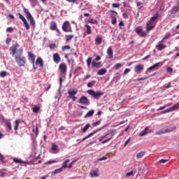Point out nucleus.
I'll list each match as a JSON object with an SVG mask.
<instances>
[{
  "mask_svg": "<svg viewBox=\"0 0 179 179\" xmlns=\"http://www.w3.org/2000/svg\"><path fill=\"white\" fill-rule=\"evenodd\" d=\"M28 60L31 61V64L33 67H35V60H36V55L31 52H28Z\"/></svg>",
  "mask_w": 179,
  "mask_h": 179,
  "instance_id": "obj_13",
  "label": "nucleus"
},
{
  "mask_svg": "<svg viewBox=\"0 0 179 179\" xmlns=\"http://www.w3.org/2000/svg\"><path fill=\"white\" fill-rule=\"evenodd\" d=\"M31 7H35L38 5V0H29Z\"/></svg>",
  "mask_w": 179,
  "mask_h": 179,
  "instance_id": "obj_42",
  "label": "nucleus"
},
{
  "mask_svg": "<svg viewBox=\"0 0 179 179\" xmlns=\"http://www.w3.org/2000/svg\"><path fill=\"white\" fill-rule=\"evenodd\" d=\"M103 41V37L101 36H97L96 38H95V44L96 45H99L102 43Z\"/></svg>",
  "mask_w": 179,
  "mask_h": 179,
  "instance_id": "obj_21",
  "label": "nucleus"
},
{
  "mask_svg": "<svg viewBox=\"0 0 179 179\" xmlns=\"http://www.w3.org/2000/svg\"><path fill=\"white\" fill-rule=\"evenodd\" d=\"M59 69L62 74L66 75L67 71V66L65 63H62L59 66Z\"/></svg>",
  "mask_w": 179,
  "mask_h": 179,
  "instance_id": "obj_14",
  "label": "nucleus"
},
{
  "mask_svg": "<svg viewBox=\"0 0 179 179\" xmlns=\"http://www.w3.org/2000/svg\"><path fill=\"white\" fill-rule=\"evenodd\" d=\"M57 29V24L56 22H51L50 25V29L51 31H55Z\"/></svg>",
  "mask_w": 179,
  "mask_h": 179,
  "instance_id": "obj_23",
  "label": "nucleus"
},
{
  "mask_svg": "<svg viewBox=\"0 0 179 179\" xmlns=\"http://www.w3.org/2000/svg\"><path fill=\"white\" fill-rule=\"evenodd\" d=\"M36 66H40V67L41 69H43V60L41 57H38L36 59V63H35Z\"/></svg>",
  "mask_w": 179,
  "mask_h": 179,
  "instance_id": "obj_18",
  "label": "nucleus"
},
{
  "mask_svg": "<svg viewBox=\"0 0 179 179\" xmlns=\"http://www.w3.org/2000/svg\"><path fill=\"white\" fill-rule=\"evenodd\" d=\"M57 162H58L57 160H49V161L45 162V164L46 165H50V164H55V163H57Z\"/></svg>",
  "mask_w": 179,
  "mask_h": 179,
  "instance_id": "obj_47",
  "label": "nucleus"
},
{
  "mask_svg": "<svg viewBox=\"0 0 179 179\" xmlns=\"http://www.w3.org/2000/svg\"><path fill=\"white\" fill-rule=\"evenodd\" d=\"M110 17H111V20H112L111 24L113 25L116 24L117 22L116 16H115L114 15H110Z\"/></svg>",
  "mask_w": 179,
  "mask_h": 179,
  "instance_id": "obj_33",
  "label": "nucleus"
},
{
  "mask_svg": "<svg viewBox=\"0 0 179 179\" xmlns=\"http://www.w3.org/2000/svg\"><path fill=\"white\" fill-rule=\"evenodd\" d=\"M112 139H113V136H111V137H110V138H107V139L101 142V143H102V144H106V143L110 142Z\"/></svg>",
  "mask_w": 179,
  "mask_h": 179,
  "instance_id": "obj_52",
  "label": "nucleus"
},
{
  "mask_svg": "<svg viewBox=\"0 0 179 179\" xmlns=\"http://www.w3.org/2000/svg\"><path fill=\"white\" fill-rule=\"evenodd\" d=\"M134 176V171H131V172H127V177H131Z\"/></svg>",
  "mask_w": 179,
  "mask_h": 179,
  "instance_id": "obj_63",
  "label": "nucleus"
},
{
  "mask_svg": "<svg viewBox=\"0 0 179 179\" xmlns=\"http://www.w3.org/2000/svg\"><path fill=\"white\" fill-rule=\"evenodd\" d=\"M91 78V75L90 74H87L83 78V81L85 82L87 80L90 79Z\"/></svg>",
  "mask_w": 179,
  "mask_h": 179,
  "instance_id": "obj_57",
  "label": "nucleus"
},
{
  "mask_svg": "<svg viewBox=\"0 0 179 179\" xmlns=\"http://www.w3.org/2000/svg\"><path fill=\"white\" fill-rule=\"evenodd\" d=\"M65 37H66V42H69L74 38V35L73 34L66 35Z\"/></svg>",
  "mask_w": 179,
  "mask_h": 179,
  "instance_id": "obj_35",
  "label": "nucleus"
},
{
  "mask_svg": "<svg viewBox=\"0 0 179 179\" xmlns=\"http://www.w3.org/2000/svg\"><path fill=\"white\" fill-rule=\"evenodd\" d=\"M170 38H171V34L167 33V34L165 35V36L162 38V41H164L165 42L166 40L170 39Z\"/></svg>",
  "mask_w": 179,
  "mask_h": 179,
  "instance_id": "obj_43",
  "label": "nucleus"
},
{
  "mask_svg": "<svg viewBox=\"0 0 179 179\" xmlns=\"http://www.w3.org/2000/svg\"><path fill=\"white\" fill-rule=\"evenodd\" d=\"M99 169H96V171H92V172H90V175L91 178H96V177H99Z\"/></svg>",
  "mask_w": 179,
  "mask_h": 179,
  "instance_id": "obj_20",
  "label": "nucleus"
},
{
  "mask_svg": "<svg viewBox=\"0 0 179 179\" xmlns=\"http://www.w3.org/2000/svg\"><path fill=\"white\" fill-rule=\"evenodd\" d=\"M107 55L109 59L113 58L114 51L112 46H109L107 49Z\"/></svg>",
  "mask_w": 179,
  "mask_h": 179,
  "instance_id": "obj_17",
  "label": "nucleus"
},
{
  "mask_svg": "<svg viewBox=\"0 0 179 179\" xmlns=\"http://www.w3.org/2000/svg\"><path fill=\"white\" fill-rule=\"evenodd\" d=\"M170 112H171V109L170 108H169L166 109L165 110H163V111L162 112V114H166V113H170Z\"/></svg>",
  "mask_w": 179,
  "mask_h": 179,
  "instance_id": "obj_58",
  "label": "nucleus"
},
{
  "mask_svg": "<svg viewBox=\"0 0 179 179\" xmlns=\"http://www.w3.org/2000/svg\"><path fill=\"white\" fill-rule=\"evenodd\" d=\"M134 31L141 38L146 36V31H143V29L141 26L136 27Z\"/></svg>",
  "mask_w": 179,
  "mask_h": 179,
  "instance_id": "obj_9",
  "label": "nucleus"
},
{
  "mask_svg": "<svg viewBox=\"0 0 179 179\" xmlns=\"http://www.w3.org/2000/svg\"><path fill=\"white\" fill-rule=\"evenodd\" d=\"M159 19V13H155V14L150 17V20L147 22L145 25L146 33L149 34L155 28V22H157Z\"/></svg>",
  "mask_w": 179,
  "mask_h": 179,
  "instance_id": "obj_1",
  "label": "nucleus"
},
{
  "mask_svg": "<svg viewBox=\"0 0 179 179\" xmlns=\"http://www.w3.org/2000/svg\"><path fill=\"white\" fill-rule=\"evenodd\" d=\"M78 103L84 106H90V100L86 96H81L78 100Z\"/></svg>",
  "mask_w": 179,
  "mask_h": 179,
  "instance_id": "obj_8",
  "label": "nucleus"
},
{
  "mask_svg": "<svg viewBox=\"0 0 179 179\" xmlns=\"http://www.w3.org/2000/svg\"><path fill=\"white\" fill-rule=\"evenodd\" d=\"M57 148H58V145L57 144H55V143L52 144V147H51L52 150L57 151Z\"/></svg>",
  "mask_w": 179,
  "mask_h": 179,
  "instance_id": "obj_51",
  "label": "nucleus"
},
{
  "mask_svg": "<svg viewBox=\"0 0 179 179\" xmlns=\"http://www.w3.org/2000/svg\"><path fill=\"white\" fill-rule=\"evenodd\" d=\"M99 131V130H95L93 132L89 134L88 135H87L86 136H85L83 139L82 141H85L87 139L92 137L93 136H94L97 132Z\"/></svg>",
  "mask_w": 179,
  "mask_h": 179,
  "instance_id": "obj_19",
  "label": "nucleus"
},
{
  "mask_svg": "<svg viewBox=\"0 0 179 179\" xmlns=\"http://www.w3.org/2000/svg\"><path fill=\"white\" fill-rule=\"evenodd\" d=\"M122 67H123V64H121V63H117V64H115V65L113 66V69H114L115 71H117V70H119L120 69H121Z\"/></svg>",
  "mask_w": 179,
  "mask_h": 179,
  "instance_id": "obj_37",
  "label": "nucleus"
},
{
  "mask_svg": "<svg viewBox=\"0 0 179 179\" xmlns=\"http://www.w3.org/2000/svg\"><path fill=\"white\" fill-rule=\"evenodd\" d=\"M85 27L86 28V33L87 35H91L92 34V27L89 24H85Z\"/></svg>",
  "mask_w": 179,
  "mask_h": 179,
  "instance_id": "obj_26",
  "label": "nucleus"
},
{
  "mask_svg": "<svg viewBox=\"0 0 179 179\" xmlns=\"http://www.w3.org/2000/svg\"><path fill=\"white\" fill-rule=\"evenodd\" d=\"M90 127H91V124L88 123L83 128L81 129V131L83 133H86Z\"/></svg>",
  "mask_w": 179,
  "mask_h": 179,
  "instance_id": "obj_30",
  "label": "nucleus"
},
{
  "mask_svg": "<svg viewBox=\"0 0 179 179\" xmlns=\"http://www.w3.org/2000/svg\"><path fill=\"white\" fill-rule=\"evenodd\" d=\"M176 125H170L166 129H162L157 132H155V135H161V134H168V133H171L174 131H176Z\"/></svg>",
  "mask_w": 179,
  "mask_h": 179,
  "instance_id": "obj_4",
  "label": "nucleus"
},
{
  "mask_svg": "<svg viewBox=\"0 0 179 179\" xmlns=\"http://www.w3.org/2000/svg\"><path fill=\"white\" fill-rule=\"evenodd\" d=\"M171 109V111H176L179 109V102L177 103H175L173 106L169 108Z\"/></svg>",
  "mask_w": 179,
  "mask_h": 179,
  "instance_id": "obj_29",
  "label": "nucleus"
},
{
  "mask_svg": "<svg viewBox=\"0 0 179 179\" xmlns=\"http://www.w3.org/2000/svg\"><path fill=\"white\" fill-rule=\"evenodd\" d=\"M17 15H18L19 19L21 20L22 22H23V24L26 28V30H29L30 26H29L27 20H26V18L20 13H19Z\"/></svg>",
  "mask_w": 179,
  "mask_h": 179,
  "instance_id": "obj_10",
  "label": "nucleus"
},
{
  "mask_svg": "<svg viewBox=\"0 0 179 179\" xmlns=\"http://www.w3.org/2000/svg\"><path fill=\"white\" fill-rule=\"evenodd\" d=\"M14 31V29L12 27H9L6 29L7 33H13Z\"/></svg>",
  "mask_w": 179,
  "mask_h": 179,
  "instance_id": "obj_53",
  "label": "nucleus"
},
{
  "mask_svg": "<svg viewBox=\"0 0 179 179\" xmlns=\"http://www.w3.org/2000/svg\"><path fill=\"white\" fill-rule=\"evenodd\" d=\"M92 57H88L87 59V66L88 67H90V66L92 64Z\"/></svg>",
  "mask_w": 179,
  "mask_h": 179,
  "instance_id": "obj_44",
  "label": "nucleus"
},
{
  "mask_svg": "<svg viewBox=\"0 0 179 179\" xmlns=\"http://www.w3.org/2000/svg\"><path fill=\"white\" fill-rule=\"evenodd\" d=\"M70 162V159H66L64 162H63V164H62V169H66V168H68V163Z\"/></svg>",
  "mask_w": 179,
  "mask_h": 179,
  "instance_id": "obj_41",
  "label": "nucleus"
},
{
  "mask_svg": "<svg viewBox=\"0 0 179 179\" xmlns=\"http://www.w3.org/2000/svg\"><path fill=\"white\" fill-rule=\"evenodd\" d=\"M167 162H169V159H161L159 160V162H160V163H162V164H166Z\"/></svg>",
  "mask_w": 179,
  "mask_h": 179,
  "instance_id": "obj_64",
  "label": "nucleus"
},
{
  "mask_svg": "<svg viewBox=\"0 0 179 179\" xmlns=\"http://www.w3.org/2000/svg\"><path fill=\"white\" fill-rule=\"evenodd\" d=\"M7 76V72L6 71H2L0 72V77L5 78Z\"/></svg>",
  "mask_w": 179,
  "mask_h": 179,
  "instance_id": "obj_50",
  "label": "nucleus"
},
{
  "mask_svg": "<svg viewBox=\"0 0 179 179\" xmlns=\"http://www.w3.org/2000/svg\"><path fill=\"white\" fill-rule=\"evenodd\" d=\"M52 59L55 64H59L61 62L62 58L59 53H54L52 55Z\"/></svg>",
  "mask_w": 179,
  "mask_h": 179,
  "instance_id": "obj_16",
  "label": "nucleus"
},
{
  "mask_svg": "<svg viewBox=\"0 0 179 179\" xmlns=\"http://www.w3.org/2000/svg\"><path fill=\"white\" fill-rule=\"evenodd\" d=\"M13 162H15L16 164H28V162H24L22 159H18V158H14L13 159Z\"/></svg>",
  "mask_w": 179,
  "mask_h": 179,
  "instance_id": "obj_24",
  "label": "nucleus"
},
{
  "mask_svg": "<svg viewBox=\"0 0 179 179\" xmlns=\"http://www.w3.org/2000/svg\"><path fill=\"white\" fill-rule=\"evenodd\" d=\"M94 113H95V110L94 109L89 110L85 115V118L92 117Z\"/></svg>",
  "mask_w": 179,
  "mask_h": 179,
  "instance_id": "obj_28",
  "label": "nucleus"
},
{
  "mask_svg": "<svg viewBox=\"0 0 179 179\" xmlns=\"http://www.w3.org/2000/svg\"><path fill=\"white\" fill-rule=\"evenodd\" d=\"M145 69V66L142 64H138L135 66L134 68V72L136 74H140L142 71H143V69Z\"/></svg>",
  "mask_w": 179,
  "mask_h": 179,
  "instance_id": "obj_12",
  "label": "nucleus"
},
{
  "mask_svg": "<svg viewBox=\"0 0 179 179\" xmlns=\"http://www.w3.org/2000/svg\"><path fill=\"white\" fill-rule=\"evenodd\" d=\"M63 171V168H59L58 169H55L54 172H52L53 174H58Z\"/></svg>",
  "mask_w": 179,
  "mask_h": 179,
  "instance_id": "obj_45",
  "label": "nucleus"
},
{
  "mask_svg": "<svg viewBox=\"0 0 179 179\" xmlns=\"http://www.w3.org/2000/svg\"><path fill=\"white\" fill-rule=\"evenodd\" d=\"M165 43V41H164L163 40L159 41L158 42V45H157L155 46L156 49L158 51H162L163 50L166 49L167 48V45H166L165 44H164Z\"/></svg>",
  "mask_w": 179,
  "mask_h": 179,
  "instance_id": "obj_11",
  "label": "nucleus"
},
{
  "mask_svg": "<svg viewBox=\"0 0 179 179\" xmlns=\"http://www.w3.org/2000/svg\"><path fill=\"white\" fill-rule=\"evenodd\" d=\"M78 93V90L77 88L69 89L68 94L69 99H72L73 101H76L78 99V97L76 95Z\"/></svg>",
  "mask_w": 179,
  "mask_h": 179,
  "instance_id": "obj_5",
  "label": "nucleus"
},
{
  "mask_svg": "<svg viewBox=\"0 0 179 179\" xmlns=\"http://www.w3.org/2000/svg\"><path fill=\"white\" fill-rule=\"evenodd\" d=\"M39 110H40V107L38 106H34V107L33 108V112H34V113H38L39 112Z\"/></svg>",
  "mask_w": 179,
  "mask_h": 179,
  "instance_id": "obj_49",
  "label": "nucleus"
},
{
  "mask_svg": "<svg viewBox=\"0 0 179 179\" xmlns=\"http://www.w3.org/2000/svg\"><path fill=\"white\" fill-rule=\"evenodd\" d=\"M163 66V64L162 62H157V63H155L154 65L151 66L150 67H149L148 69V71H152V70H157L159 69V67H162Z\"/></svg>",
  "mask_w": 179,
  "mask_h": 179,
  "instance_id": "obj_15",
  "label": "nucleus"
},
{
  "mask_svg": "<svg viewBox=\"0 0 179 179\" xmlns=\"http://www.w3.org/2000/svg\"><path fill=\"white\" fill-rule=\"evenodd\" d=\"M32 131L34 133L36 132V136H38V124H36V127H35V128H33Z\"/></svg>",
  "mask_w": 179,
  "mask_h": 179,
  "instance_id": "obj_48",
  "label": "nucleus"
},
{
  "mask_svg": "<svg viewBox=\"0 0 179 179\" xmlns=\"http://www.w3.org/2000/svg\"><path fill=\"white\" fill-rule=\"evenodd\" d=\"M6 126L8 127V129L11 131L12 130V124L10 120H6Z\"/></svg>",
  "mask_w": 179,
  "mask_h": 179,
  "instance_id": "obj_40",
  "label": "nucleus"
},
{
  "mask_svg": "<svg viewBox=\"0 0 179 179\" xmlns=\"http://www.w3.org/2000/svg\"><path fill=\"white\" fill-rule=\"evenodd\" d=\"M143 156H145V151H141V152H138L136 155L137 159H141V158L143 157Z\"/></svg>",
  "mask_w": 179,
  "mask_h": 179,
  "instance_id": "obj_38",
  "label": "nucleus"
},
{
  "mask_svg": "<svg viewBox=\"0 0 179 179\" xmlns=\"http://www.w3.org/2000/svg\"><path fill=\"white\" fill-rule=\"evenodd\" d=\"M17 50V47L15 45H12L10 48V51L11 52V55L13 57H14L16 55Z\"/></svg>",
  "mask_w": 179,
  "mask_h": 179,
  "instance_id": "obj_25",
  "label": "nucleus"
},
{
  "mask_svg": "<svg viewBox=\"0 0 179 179\" xmlns=\"http://www.w3.org/2000/svg\"><path fill=\"white\" fill-rule=\"evenodd\" d=\"M23 49L20 48L19 54L15 56V62L17 64L19 67H24L27 64V59L25 57L22 56Z\"/></svg>",
  "mask_w": 179,
  "mask_h": 179,
  "instance_id": "obj_2",
  "label": "nucleus"
},
{
  "mask_svg": "<svg viewBox=\"0 0 179 179\" xmlns=\"http://www.w3.org/2000/svg\"><path fill=\"white\" fill-rule=\"evenodd\" d=\"M96 80H92L87 84V87L92 88L96 85Z\"/></svg>",
  "mask_w": 179,
  "mask_h": 179,
  "instance_id": "obj_36",
  "label": "nucleus"
},
{
  "mask_svg": "<svg viewBox=\"0 0 179 179\" xmlns=\"http://www.w3.org/2000/svg\"><path fill=\"white\" fill-rule=\"evenodd\" d=\"M71 50V46L70 45H64L62 47V50L63 52L66 51V50Z\"/></svg>",
  "mask_w": 179,
  "mask_h": 179,
  "instance_id": "obj_46",
  "label": "nucleus"
},
{
  "mask_svg": "<svg viewBox=\"0 0 179 179\" xmlns=\"http://www.w3.org/2000/svg\"><path fill=\"white\" fill-rule=\"evenodd\" d=\"M131 72V69H126L124 71V76H126L128 74V73H130Z\"/></svg>",
  "mask_w": 179,
  "mask_h": 179,
  "instance_id": "obj_61",
  "label": "nucleus"
},
{
  "mask_svg": "<svg viewBox=\"0 0 179 179\" xmlns=\"http://www.w3.org/2000/svg\"><path fill=\"white\" fill-rule=\"evenodd\" d=\"M112 7L114 8H119L120 7V4L117 3H113L112 4Z\"/></svg>",
  "mask_w": 179,
  "mask_h": 179,
  "instance_id": "obj_56",
  "label": "nucleus"
},
{
  "mask_svg": "<svg viewBox=\"0 0 179 179\" xmlns=\"http://www.w3.org/2000/svg\"><path fill=\"white\" fill-rule=\"evenodd\" d=\"M23 13L27 15L26 17L28 21H29L30 25L33 27L35 28L36 27V22L34 18L33 17L32 15L29 12V10L27 8H24L23 9Z\"/></svg>",
  "mask_w": 179,
  "mask_h": 179,
  "instance_id": "obj_3",
  "label": "nucleus"
},
{
  "mask_svg": "<svg viewBox=\"0 0 179 179\" xmlns=\"http://www.w3.org/2000/svg\"><path fill=\"white\" fill-rule=\"evenodd\" d=\"M179 12L178 6H173L170 11L171 15H176Z\"/></svg>",
  "mask_w": 179,
  "mask_h": 179,
  "instance_id": "obj_22",
  "label": "nucleus"
},
{
  "mask_svg": "<svg viewBox=\"0 0 179 179\" xmlns=\"http://www.w3.org/2000/svg\"><path fill=\"white\" fill-rule=\"evenodd\" d=\"M87 23L91 24H98V21L96 20H93L92 18H90L87 20Z\"/></svg>",
  "mask_w": 179,
  "mask_h": 179,
  "instance_id": "obj_39",
  "label": "nucleus"
},
{
  "mask_svg": "<svg viewBox=\"0 0 179 179\" xmlns=\"http://www.w3.org/2000/svg\"><path fill=\"white\" fill-rule=\"evenodd\" d=\"M62 29V31L65 33L72 32L71 24L69 21H64Z\"/></svg>",
  "mask_w": 179,
  "mask_h": 179,
  "instance_id": "obj_7",
  "label": "nucleus"
},
{
  "mask_svg": "<svg viewBox=\"0 0 179 179\" xmlns=\"http://www.w3.org/2000/svg\"><path fill=\"white\" fill-rule=\"evenodd\" d=\"M87 94L94 97L95 99H99L101 96L104 95L103 92H95L93 90H87Z\"/></svg>",
  "mask_w": 179,
  "mask_h": 179,
  "instance_id": "obj_6",
  "label": "nucleus"
},
{
  "mask_svg": "<svg viewBox=\"0 0 179 179\" xmlns=\"http://www.w3.org/2000/svg\"><path fill=\"white\" fill-rule=\"evenodd\" d=\"M20 120H16L15 121V127H14V130L15 131H17L18 127L20 126Z\"/></svg>",
  "mask_w": 179,
  "mask_h": 179,
  "instance_id": "obj_34",
  "label": "nucleus"
},
{
  "mask_svg": "<svg viewBox=\"0 0 179 179\" xmlns=\"http://www.w3.org/2000/svg\"><path fill=\"white\" fill-rule=\"evenodd\" d=\"M57 48V45L55 43H52L49 45V48L50 50H54Z\"/></svg>",
  "mask_w": 179,
  "mask_h": 179,
  "instance_id": "obj_55",
  "label": "nucleus"
},
{
  "mask_svg": "<svg viewBox=\"0 0 179 179\" xmlns=\"http://www.w3.org/2000/svg\"><path fill=\"white\" fill-rule=\"evenodd\" d=\"M166 71H167V73H173V68H171V67H168V68L166 69Z\"/></svg>",
  "mask_w": 179,
  "mask_h": 179,
  "instance_id": "obj_62",
  "label": "nucleus"
},
{
  "mask_svg": "<svg viewBox=\"0 0 179 179\" xmlns=\"http://www.w3.org/2000/svg\"><path fill=\"white\" fill-rule=\"evenodd\" d=\"M148 130H149V127H146L144 130L141 131L140 133H139V136H145V135H146L148 134Z\"/></svg>",
  "mask_w": 179,
  "mask_h": 179,
  "instance_id": "obj_31",
  "label": "nucleus"
},
{
  "mask_svg": "<svg viewBox=\"0 0 179 179\" xmlns=\"http://www.w3.org/2000/svg\"><path fill=\"white\" fill-rule=\"evenodd\" d=\"M101 62H95V60H93L92 63V68L96 67V68L99 69V68L101 67Z\"/></svg>",
  "mask_w": 179,
  "mask_h": 179,
  "instance_id": "obj_27",
  "label": "nucleus"
},
{
  "mask_svg": "<svg viewBox=\"0 0 179 179\" xmlns=\"http://www.w3.org/2000/svg\"><path fill=\"white\" fill-rule=\"evenodd\" d=\"M101 122V120H99V121H97V122H94V123L92 124V126H93V127H97V126L100 125Z\"/></svg>",
  "mask_w": 179,
  "mask_h": 179,
  "instance_id": "obj_60",
  "label": "nucleus"
},
{
  "mask_svg": "<svg viewBox=\"0 0 179 179\" xmlns=\"http://www.w3.org/2000/svg\"><path fill=\"white\" fill-rule=\"evenodd\" d=\"M136 6L138 8V10H141L142 8H143V6H142V2L141 1L136 2Z\"/></svg>",
  "mask_w": 179,
  "mask_h": 179,
  "instance_id": "obj_54",
  "label": "nucleus"
},
{
  "mask_svg": "<svg viewBox=\"0 0 179 179\" xmlns=\"http://www.w3.org/2000/svg\"><path fill=\"white\" fill-rule=\"evenodd\" d=\"M0 162H1V163H5L4 157H3V155H2L1 152H0Z\"/></svg>",
  "mask_w": 179,
  "mask_h": 179,
  "instance_id": "obj_59",
  "label": "nucleus"
},
{
  "mask_svg": "<svg viewBox=\"0 0 179 179\" xmlns=\"http://www.w3.org/2000/svg\"><path fill=\"white\" fill-rule=\"evenodd\" d=\"M107 73V70L106 69H101L100 70L98 71L97 72V75L98 76H103Z\"/></svg>",
  "mask_w": 179,
  "mask_h": 179,
  "instance_id": "obj_32",
  "label": "nucleus"
}]
</instances>
